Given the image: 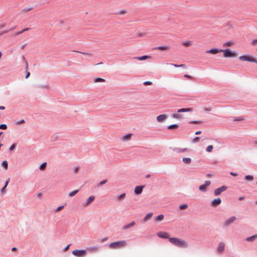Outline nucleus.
<instances>
[{
    "label": "nucleus",
    "instance_id": "obj_60",
    "mask_svg": "<svg viewBox=\"0 0 257 257\" xmlns=\"http://www.w3.org/2000/svg\"><path fill=\"white\" fill-rule=\"evenodd\" d=\"M201 134V131H197V132H196L195 133V134L196 135H200V134Z\"/></svg>",
    "mask_w": 257,
    "mask_h": 257
},
{
    "label": "nucleus",
    "instance_id": "obj_40",
    "mask_svg": "<svg viewBox=\"0 0 257 257\" xmlns=\"http://www.w3.org/2000/svg\"><path fill=\"white\" fill-rule=\"evenodd\" d=\"M232 44H233V43L231 41H228L223 44V46L230 47V46H232Z\"/></svg>",
    "mask_w": 257,
    "mask_h": 257
},
{
    "label": "nucleus",
    "instance_id": "obj_21",
    "mask_svg": "<svg viewBox=\"0 0 257 257\" xmlns=\"http://www.w3.org/2000/svg\"><path fill=\"white\" fill-rule=\"evenodd\" d=\"M179 126L178 124H173L167 126V128L169 130H173L177 129Z\"/></svg>",
    "mask_w": 257,
    "mask_h": 257
},
{
    "label": "nucleus",
    "instance_id": "obj_45",
    "mask_svg": "<svg viewBox=\"0 0 257 257\" xmlns=\"http://www.w3.org/2000/svg\"><path fill=\"white\" fill-rule=\"evenodd\" d=\"M7 128V126L5 124H2L0 125V129L6 130Z\"/></svg>",
    "mask_w": 257,
    "mask_h": 257
},
{
    "label": "nucleus",
    "instance_id": "obj_46",
    "mask_svg": "<svg viewBox=\"0 0 257 257\" xmlns=\"http://www.w3.org/2000/svg\"><path fill=\"white\" fill-rule=\"evenodd\" d=\"M143 84L145 86H146V85H151L152 84V82L151 81H145L143 83Z\"/></svg>",
    "mask_w": 257,
    "mask_h": 257
},
{
    "label": "nucleus",
    "instance_id": "obj_19",
    "mask_svg": "<svg viewBox=\"0 0 257 257\" xmlns=\"http://www.w3.org/2000/svg\"><path fill=\"white\" fill-rule=\"evenodd\" d=\"M170 49V46H160L154 48V49L159 50L161 51H165Z\"/></svg>",
    "mask_w": 257,
    "mask_h": 257
},
{
    "label": "nucleus",
    "instance_id": "obj_14",
    "mask_svg": "<svg viewBox=\"0 0 257 257\" xmlns=\"http://www.w3.org/2000/svg\"><path fill=\"white\" fill-rule=\"evenodd\" d=\"M224 248H225L224 243L222 242H220L219 243L218 247H217L218 252L219 253H222L224 251Z\"/></svg>",
    "mask_w": 257,
    "mask_h": 257
},
{
    "label": "nucleus",
    "instance_id": "obj_38",
    "mask_svg": "<svg viewBox=\"0 0 257 257\" xmlns=\"http://www.w3.org/2000/svg\"><path fill=\"white\" fill-rule=\"evenodd\" d=\"M213 149V147L212 145H209L206 148V151L208 152H211Z\"/></svg>",
    "mask_w": 257,
    "mask_h": 257
},
{
    "label": "nucleus",
    "instance_id": "obj_43",
    "mask_svg": "<svg viewBox=\"0 0 257 257\" xmlns=\"http://www.w3.org/2000/svg\"><path fill=\"white\" fill-rule=\"evenodd\" d=\"M2 166L4 168H5L6 169L8 168V163L6 161H4L2 163Z\"/></svg>",
    "mask_w": 257,
    "mask_h": 257
},
{
    "label": "nucleus",
    "instance_id": "obj_13",
    "mask_svg": "<svg viewBox=\"0 0 257 257\" xmlns=\"http://www.w3.org/2000/svg\"><path fill=\"white\" fill-rule=\"evenodd\" d=\"M167 117H168L167 115L163 114H160V115H159L158 116H157L156 119L158 122H161L163 121V120H164L165 119H166Z\"/></svg>",
    "mask_w": 257,
    "mask_h": 257
},
{
    "label": "nucleus",
    "instance_id": "obj_25",
    "mask_svg": "<svg viewBox=\"0 0 257 257\" xmlns=\"http://www.w3.org/2000/svg\"><path fill=\"white\" fill-rule=\"evenodd\" d=\"M151 58L150 56L144 55V56H140V57H135L134 58L142 61V60H145L147 59L148 58Z\"/></svg>",
    "mask_w": 257,
    "mask_h": 257
},
{
    "label": "nucleus",
    "instance_id": "obj_50",
    "mask_svg": "<svg viewBox=\"0 0 257 257\" xmlns=\"http://www.w3.org/2000/svg\"><path fill=\"white\" fill-rule=\"evenodd\" d=\"M212 110V107H205L204 108V111H210Z\"/></svg>",
    "mask_w": 257,
    "mask_h": 257
},
{
    "label": "nucleus",
    "instance_id": "obj_58",
    "mask_svg": "<svg viewBox=\"0 0 257 257\" xmlns=\"http://www.w3.org/2000/svg\"><path fill=\"white\" fill-rule=\"evenodd\" d=\"M230 174L233 176H237L238 175L237 173L233 172H230Z\"/></svg>",
    "mask_w": 257,
    "mask_h": 257
},
{
    "label": "nucleus",
    "instance_id": "obj_26",
    "mask_svg": "<svg viewBox=\"0 0 257 257\" xmlns=\"http://www.w3.org/2000/svg\"><path fill=\"white\" fill-rule=\"evenodd\" d=\"M244 179L246 181L251 182L253 180V176L251 175H247L244 176Z\"/></svg>",
    "mask_w": 257,
    "mask_h": 257
},
{
    "label": "nucleus",
    "instance_id": "obj_39",
    "mask_svg": "<svg viewBox=\"0 0 257 257\" xmlns=\"http://www.w3.org/2000/svg\"><path fill=\"white\" fill-rule=\"evenodd\" d=\"M192 44V42L191 41H186V42H184L183 43V45H184L185 46H186V47H189Z\"/></svg>",
    "mask_w": 257,
    "mask_h": 257
},
{
    "label": "nucleus",
    "instance_id": "obj_59",
    "mask_svg": "<svg viewBox=\"0 0 257 257\" xmlns=\"http://www.w3.org/2000/svg\"><path fill=\"white\" fill-rule=\"evenodd\" d=\"M256 44H257V39H254L253 40L252 42H251V44L252 45H255Z\"/></svg>",
    "mask_w": 257,
    "mask_h": 257
},
{
    "label": "nucleus",
    "instance_id": "obj_41",
    "mask_svg": "<svg viewBox=\"0 0 257 257\" xmlns=\"http://www.w3.org/2000/svg\"><path fill=\"white\" fill-rule=\"evenodd\" d=\"M199 140H200V137H196L192 140V142L193 143H198L199 141Z\"/></svg>",
    "mask_w": 257,
    "mask_h": 257
},
{
    "label": "nucleus",
    "instance_id": "obj_53",
    "mask_svg": "<svg viewBox=\"0 0 257 257\" xmlns=\"http://www.w3.org/2000/svg\"><path fill=\"white\" fill-rule=\"evenodd\" d=\"M126 13V11L125 10H121L119 12H118V14L120 15H123Z\"/></svg>",
    "mask_w": 257,
    "mask_h": 257
},
{
    "label": "nucleus",
    "instance_id": "obj_49",
    "mask_svg": "<svg viewBox=\"0 0 257 257\" xmlns=\"http://www.w3.org/2000/svg\"><path fill=\"white\" fill-rule=\"evenodd\" d=\"M16 145H17L16 144H14L13 145H12L10 148V151H12L14 150L16 147Z\"/></svg>",
    "mask_w": 257,
    "mask_h": 257
},
{
    "label": "nucleus",
    "instance_id": "obj_1",
    "mask_svg": "<svg viewBox=\"0 0 257 257\" xmlns=\"http://www.w3.org/2000/svg\"><path fill=\"white\" fill-rule=\"evenodd\" d=\"M169 241L174 245L179 247H185L187 246V243L182 239L176 237L169 238Z\"/></svg>",
    "mask_w": 257,
    "mask_h": 257
},
{
    "label": "nucleus",
    "instance_id": "obj_62",
    "mask_svg": "<svg viewBox=\"0 0 257 257\" xmlns=\"http://www.w3.org/2000/svg\"><path fill=\"white\" fill-rule=\"evenodd\" d=\"M244 197H243V196H241V197H239L238 200H239V201H241V200H243V199H244Z\"/></svg>",
    "mask_w": 257,
    "mask_h": 257
},
{
    "label": "nucleus",
    "instance_id": "obj_17",
    "mask_svg": "<svg viewBox=\"0 0 257 257\" xmlns=\"http://www.w3.org/2000/svg\"><path fill=\"white\" fill-rule=\"evenodd\" d=\"M135 224H136V222L134 221H133L129 224L123 225L122 227V229L125 230V229H128V228L134 226L135 225Z\"/></svg>",
    "mask_w": 257,
    "mask_h": 257
},
{
    "label": "nucleus",
    "instance_id": "obj_2",
    "mask_svg": "<svg viewBox=\"0 0 257 257\" xmlns=\"http://www.w3.org/2000/svg\"><path fill=\"white\" fill-rule=\"evenodd\" d=\"M222 52H223V57L225 58L235 57L237 55V53L236 51H231L228 48L222 50Z\"/></svg>",
    "mask_w": 257,
    "mask_h": 257
},
{
    "label": "nucleus",
    "instance_id": "obj_12",
    "mask_svg": "<svg viewBox=\"0 0 257 257\" xmlns=\"http://www.w3.org/2000/svg\"><path fill=\"white\" fill-rule=\"evenodd\" d=\"M157 235L162 238H164V239H169V238H170L169 237V233L166 232H163V231H160V232H159L157 233Z\"/></svg>",
    "mask_w": 257,
    "mask_h": 257
},
{
    "label": "nucleus",
    "instance_id": "obj_34",
    "mask_svg": "<svg viewBox=\"0 0 257 257\" xmlns=\"http://www.w3.org/2000/svg\"><path fill=\"white\" fill-rule=\"evenodd\" d=\"M105 81V79H104L103 78H100V77H98V78H96L95 79L94 82L95 83H97V82H103Z\"/></svg>",
    "mask_w": 257,
    "mask_h": 257
},
{
    "label": "nucleus",
    "instance_id": "obj_8",
    "mask_svg": "<svg viewBox=\"0 0 257 257\" xmlns=\"http://www.w3.org/2000/svg\"><path fill=\"white\" fill-rule=\"evenodd\" d=\"M221 203V199L220 198H217L212 200L210 203L211 206L216 207Z\"/></svg>",
    "mask_w": 257,
    "mask_h": 257
},
{
    "label": "nucleus",
    "instance_id": "obj_4",
    "mask_svg": "<svg viewBox=\"0 0 257 257\" xmlns=\"http://www.w3.org/2000/svg\"><path fill=\"white\" fill-rule=\"evenodd\" d=\"M126 242L124 240L117 241L110 243L109 244V247L111 248H117L121 246H124Z\"/></svg>",
    "mask_w": 257,
    "mask_h": 257
},
{
    "label": "nucleus",
    "instance_id": "obj_28",
    "mask_svg": "<svg viewBox=\"0 0 257 257\" xmlns=\"http://www.w3.org/2000/svg\"><path fill=\"white\" fill-rule=\"evenodd\" d=\"M47 162H44L39 167V169L41 170V171H44L46 168V167H47Z\"/></svg>",
    "mask_w": 257,
    "mask_h": 257
},
{
    "label": "nucleus",
    "instance_id": "obj_32",
    "mask_svg": "<svg viewBox=\"0 0 257 257\" xmlns=\"http://www.w3.org/2000/svg\"><path fill=\"white\" fill-rule=\"evenodd\" d=\"M78 192H79V190H73V191L69 192V193L68 194V195L70 197H73V196H75Z\"/></svg>",
    "mask_w": 257,
    "mask_h": 257
},
{
    "label": "nucleus",
    "instance_id": "obj_31",
    "mask_svg": "<svg viewBox=\"0 0 257 257\" xmlns=\"http://www.w3.org/2000/svg\"><path fill=\"white\" fill-rule=\"evenodd\" d=\"M132 135V134H130V133L127 134L122 137V140H128L131 139Z\"/></svg>",
    "mask_w": 257,
    "mask_h": 257
},
{
    "label": "nucleus",
    "instance_id": "obj_47",
    "mask_svg": "<svg viewBox=\"0 0 257 257\" xmlns=\"http://www.w3.org/2000/svg\"><path fill=\"white\" fill-rule=\"evenodd\" d=\"M76 52H78V53H82V54H83L84 55H86L88 56H92V54L90 53H85V52H80V51H76Z\"/></svg>",
    "mask_w": 257,
    "mask_h": 257
},
{
    "label": "nucleus",
    "instance_id": "obj_10",
    "mask_svg": "<svg viewBox=\"0 0 257 257\" xmlns=\"http://www.w3.org/2000/svg\"><path fill=\"white\" fill-rule=\"evenodd\" d=\"M145 187V185H140V186H137L134 190V193L136 195H138L141 194L142 192L143 188Z\"/></svg>",
    "mask_w": 257,
    "mask_h": 257
},
{
    "label": "nucleus",
    "instance_id": "obj_30",
    "mask_svg": "<svg viewBox=\"0 0 257 257\" xmlns=\"http://www.w3.org/2000/svg\"><path fill=\"white\" fill-rule=\"evenodd\" d=\"M164 215L163 214H160L157 216L155 218V220L157 221H161L164 219Z\"/></svg>",
    "mask_w": 257,
    "mask_h": 257
},
{
    "label": "nucleus",
    "instance_id": "obj_23",
    "mask_svg": "<svg viewBox=\"0 0 257 257\" xmlns=\"http://www.w3.org/2000/svg\"><path fill=\"white\" fill-rule=\"evenodd\" d=\"M256 238H257V234H255L253 235L249 236L246 238V240L247 241L252 242Z\"/></svg>",
    "mask_w": 257,
    "mask_h": 257
},
{
    "label": "nucleus",
    "instance_id": "obj_54",
    "mask_svg": "<svg viewBox=\"0 0 257 257\" xmlns=\"http://www.w3.org/2000/svg\"><path fill=\"white\" fill-rule=\"evenodd\" d=\"M28 30H29V29H28V28L24 29H23L22 31H20V32H19L17 33L16 35H19V34H21V33H23L24 32H25V31H27Z\"/></svg>",
    "mask_w": 257,
    "mask_h": 257
},
{
    "label": "nucleus",
    "instance_id": "obj_44",
    "mask_svg": "<svg viewBox=\"0 0 257 257\" xmlns=\"http://www.w3.org/2000/svg\"><path fill=\"white\" fill-rule=\"evenodd\" d=\"M64 207V205H62V206H60L59 207H58L56 209H55V212H59L60 211V210H61Z\"/></svg>",
    "mask_w": 257,
    "mask_h": 257
},
{
    "label": "nucleus",
    "instance_id": "obj_37",
    "mask_svg": "<svg viewBox=\"0 0 257 257\" xmlns=\"http://www.w3.org/2000/svg\"><path fill=\"white\" fill-rule=\"evenodd\" d=\"M107 181V179H104L102 181H101L98 184H97V186L98 187H99V186H101L102 185H104V184H105Z\"/></svg>",
    "mask_w": 257,
    "mask_h": 257
},
{
    "label": "nucleus",
    "instance_id": "obj_63",
    "mask_svg": "<svg viewBox=\"0 0 257 257\" xmlns=\"http://www.w3.org/2000/svg\"><path fill=\"white\" fill-rule=\"evenodd\" d=\"M150 177H151V175H150V174H147V175H146V176H145V177H146V178H150Z\"/></svg>",
    "mask_w": 257,
    "mask_h": 257
},
{
    "label": "nucleus",
    "instance_id": "obj_33",
    "mask_svg": "<svg viewBox=\"0 0 257 257\" xmlns=\"http://www.w3.org/2000/svg\"><path fill=\"white\" fill-rule=\"evenodd\" d=\"M171 117L174 118H182V115L178 113H174L171 114Z\"/></svg>",
    "mask_w": 257,
    "mask_h": 257
},
{
    "label": "nucleus",
    "instance_id": "obj_18",
    "mask_svg": "<svg viewBox=\"0 0 257 257\" xmlns=\"http://www.w3.org/2000/svg\"><path fill=\"white\" fill-rule=\"evenodd\" d=\"M125 196H126V194L125 193H122L120 195H118L116 197V200L117 201L121 202L125 199Z\"/></svg>",
    "mask_w": 257,
    "mask_h": 257
},
{
    "label": "nucleus",
    "instance_id": "obj_61",
    "mask_svg": "<svg viewBox=\"0 0 257 257\" xmlns=\"http://www.w3.org/2000/svg\"><path fill=\"white\" fill-rule=\"evenodd\" d=\"M30 75V72H28L25 76V78H27L29 77V76Z\"/></svg>",
    "mask_w": 257,
    "mask_h": 257
},
{
    "label": "nucleus",
    "instance_id": "obj_64",
    "mask_svg": "<svg viewBox=\"0 0 257 257\" xmlns=\"http://www.w3.org/2000/svg\"><path fill=\"white\" fill-rule=\"evenodd\" d=\"M41 195H42V193H38V194H37V196H38V197H40L41 196Z\"/></svg>",
    "mask_w": 257,
    "mask_h": 257
},
{
    "label": "nucleus",
    "instance_id": "obj_42",
    "mask_svg": "<svg viewBox=\"0 0 257 257\" xmlns=\"http://www.w3.org/2000/svg\"><path fill=\"white\" fill-rule=\"evenodd\" d=\"M201 122V121L198 120H191L189 121V123L190 124H198Z\"/></svg>",
    "mask_w": 257,
    "mask_h": 257
},
{
    "label": "nucleus",
    "instance_id": "obj_29",
    "mask_svg": "<svg viewBox=\"0 0 257 257\" xmlns=\"http://www.w3.org/2000/svg\"><path fill=\"white\" fill-rule=\"evenodd\" d=\"M182 161L185 164H189L191 162V159L190 158H183Z\"/></svg>",
    "mask_w": 257,
    "mask_h": 257
},
{
    "label": "nucleus",
    "instance_id": "obj_35",
    "mask_svg": "<svg viewBox=\"0 0 257 257\" xmlns=\"http://www.w3.org/2000/svg\"><path fill=\"white\" fill-rule=\"evenodd\" d=\"M171 65H173L174 67L177 68V67H182L183 68H186V66L185 64H171Z\"/></svg>",
    "mask_w": 257,
    "mask_h": 257
},
{
    "label": "nucleus",
    "instance_id": "obj_15",
    "mask_svg": "<svg viewBox=\"0 0 257 257\" xmlns=\"http://www.w3.org/2000/svg\"><path fill=\"white\" fill-rule=\"evenodd\" d=\"M193 111V109L192 108L188 107V108H182L178 109V113L181 112H192Z\"/></svg>",
    "mask_w": 257,
    "mask_h": 257
},
{
    "label": "nucleus",
    "instance_id": "obj_56",
    "mask_svg": "<svg viewBox=\"0 0 257 257\" xmlns=\"http://www.w3.org/2000/svg\"><path fill=\"white\" fill-rule=\"evenodd\" d=\"M79 170V168L78 167H76L75 168H74V172L76 173H77Z\"/></svg>",
    "mask_w": 257,
    "mask_h": 257
},
{
    "label": "nucleus",
    "instance_id": "obj_16",
    "mask_svg": "<svg viewBox=\"0 0 257 257\" xmlns=\"http://www.w3.org/2000/svg\"><path fill=\"white\" fill-rule=\"evenodd\" d=\"M170 149H172V151H173L174 152H176L178 153L184 152L188 150L187 148L180 149L179 148H170Z\"/></svg>",
    "mask_w": 257,
    "mask_h": 257
},
{
    "label": "nucleus",
    "instance_id": "obj_3",
    "mask_svg": "<svg viewBox=\"0 0 257 257\" xmlns=\"http://www.w3.org/2000/svg\"><path fill=\"white\" fill-rule=\"evenodd\" d=\"M240 61H246L250 62H253L257 64V60L253 56L249 55H244L240 56L239 57Z\"/></svg>",
    "mask_w": 257,
    "mask_h": 257
},
{
    "label": "nucleus",
    "instance_id": "obj_55",
    "mask_svg": "<svg viewBox=\"0 0 257 257\" xmlns=\"http://www.w3.org/2000/svg\"><path fill=\"white\" fill-rule=\"evenodd\" d=\"M70 245H71V244H69L67 245L65 248H64L63 249V251H67V250L68 249V248H69V247H70Z\"/></svg>",
    "mask_w": 257,
    "mask_h": 257
},
{
    "label": "nucleus",
    "instance_id": "obj_52",
    "mask_svg": "<svg viewBox=\"0 0 257 257\" xmlns=\"http://www.w3.org/2000/svg\"><path fill=\"white\" fill-rule=\"evenodd\" d=\"M9 179L8 180H7L6 182V184H5V186H4V187L2 189V192H4L5 188H6V187L7 186L8 184V183H9Z\"/></svg>",
    "mask_w": 257,
    "mask_h": 257
},
{
    "label": "nucleus",
    "instance_id": "obj_6",
    "mask_svg": "<svg viewBox=\"0 0 257 257\" xmlns=\"http://www.w3.org/2000/svg\"><path fill=\"white\" fill-rule=\"evenodd\" d=\"M227 189V187L223 185L219 188H218L214 190L213 194L215 196H220L221 193L226 191Z\"/></svg>",
    "mask_w": 257,
    "mask_h": 257
},
{
    "label": "nucleus",
    "instance_id": "obj_5",
    "mask_svg": "<svg viewBox=\"0 0 257 257\" xmlns=\"http://www.w3.org/2000/svg\"><path fill=\"white\" fill-rule=\"evenodd\" d=\"M72 253L76 257H84L87 254V250L75 249L72 251Z\"/></svg>",
    "mask_w": 257,
    "mask_h": 257
},
{
    "label": "nucleus",
    "instance_id": "obj_11",
    "mask_svg": "<svg viewBox=\"0 0 257 257\" xmlns=\"http://www.w3.org/2000/svg\"><path fill=\"white\" fill-rule=\"evenodd\" d=\"M222 49H218L217 48H213L210 50H207L206 51V53H210V54L215 55L219 52H222Z\"/></svg>",
    "mask_w": 257,
    "mask_h": 257
},
{
    "label": "nucleus",
    "instance_id": "obj_7",
    "mask_svg": "<svg viewBox=\"0 0 257 257\" xmlns=\"http://www.w3.org/2000/svg\"><path fill=\"white\" fill-rule=\"evenodd\" d=\"M211 184V181L206 180L204 183L199 187V190L202 192H205L207 191V187Z\"/></svg>",
    "mask_w": 257,
    "mask_h": 257
},
{
    "label": "nucleus",
    "instance_id": "obj_36",
    "mask_svg": "<svg viewBox=\"0 0 257 257\" xmlns=\"http://www.w3.org/2000/svg\"><path fill=\"white\" fill-rule=\"evenodd\" d=\"M188 207L187 204H183L179 206V209L181 210L186 209Z\"/></svg>",
    "mask_w": 257,
    "mask_h": 257
},
{
    "label": "nucleus",
    "instance_id": "obj_9",
    "mask_svg": "<svg viewBox=\"0 0 257 257\" xmlns=\"http://www.w3.org/2000/svg\"><path fill=\"white\" fill-rule=\"evenodd\" d=\"M236 220V217L234 216L229 217L226 221L224 223L223 226L225 227L229 226L231 223Z\"/></svg>",
    "mask_w": 257,
    "mask_h": 257
},
{
    "label": "nucleus",
    "instance_id": "obj_27",
    "mask_svg": "<svg viewBox=\"0 0 257 257\" xmlns=\"http://www.w3.org/2000/svg\"><path fill=\"white\" fill-rule=\"evenodd\" d=\"M98 248L99 247H97V246H91V247H90L88 248L86 250H87V251H96L97 250Z\"/></svg>",
    "mask_w": 257,
    "mask_h": 257
},
{
    "label": "nucleus",
    "instance_id": "obj_51",
    "mask_svg": "<svg viewBox=\"0 0 257 257\" xmlns=\"http://www.w3.org/2000/svg\"><path fill=\"white\" fill-rule=\"evenodd\" d=\"M184 77L185 78L190 79H192L193 78V77L191 76L188 75V74H184Z\"/></svg>",
    "mask_w": 257,
    "mask_h": 257
},
{
    "label": "nucleus",
    "instance_id": "obj_20",
    "mask_svg": "<svg viewBox=\"0 0 257 257\" xmlns=\"http://www.w3.org/2000/svg\"><path fill=\"white\" fill-rule=\"evenodd\" d=\"M95 199V196H90L88 197V198L87 199V201L85 204H84V206H87L89 204L91 203L92 201H93Z\"/></svg>",
    "mask_w": 257,
    "mask_h": 257
},
{
    "label": "nucleus",
    "instance_id": "obj_24",
    "mask_svg": "<svg viewBox=\"0 0 257 257\" xmlns=\"http://www.w3.org/2000/svg\"><path fill=\"white\" fill-rule=\"evenodd\" d=\"M153 213L152 212H150L148 213L144 218V221L147 222L153 216Z\"/></svg>",
    "mask_w": 257,
    "mask_h": 257
},
{
    "label": "nucleus",
    "instance_id": "obj_57",
    "mask_svg": "<svg viewBox=\"0 0 257 257\" xmlns=\"http://www.w3.org/2000/svg\"><path fill=\"white\" fill-rule=\"evenodd\" d=\"M40 87L42 88H47V89H48V88H49V85H42Z\"/></svg>",
    "mask_w": 257,
    "mask_h": 257
},
{
    "label": "nucleus",
    "instance_id": "obj_48",
    "mask_svg": "<svg viewBox=\"0 0 257 257\" xmlns=\"http://www.w3.org/2000/svg\"><path fill=\"white\" fill-rule=\"evenodd\" d=\"M25 122V120L24 119H22L20 121H18L16 122L17 125H20L21 124L24 123Z\"/></svg>",
    "mask_w": 257,
    "mask_h": 257
},
{
    "label": "nucleus",
    "instance_id": "obj_22",
    "mask_svg": "<svg viewBox=\"0 0 257 257\" xmlns=\"http://www.w3.org/2000/svg\"><path fill=\"white\" fill-rule=\"evenodd\" d=\"M244 117L242 116H240L239 117H231V120L233 121H242L244 120Z\"/></svg>",
    "mask_w": 257,
    "mask_h": 257
}]
</instances>
